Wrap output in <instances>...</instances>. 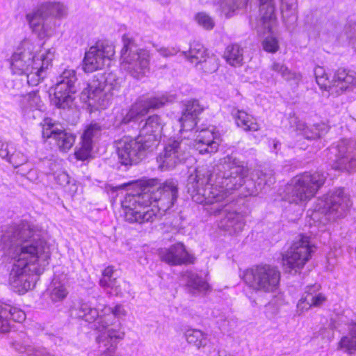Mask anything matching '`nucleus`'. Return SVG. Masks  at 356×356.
<instances>
[{
	"label": "nucleus",
	"instance_id": "29",
	"mask_svg": "<svg viewBox=\"0 0 356 356\" xmlns=\"http://www.w3.org/2000/svg\"><path fill=\"white\" fill-rule=\"evenodd\" d=\"M261 20L264 26V31L259 32H270L275 23V4L273 0H259Z\"/></svg>",
	"mask_w": 356,
	"mask_h": 356
},
{
	"label": "nucleus",
	"instance_id": "9",
	"mask_svg": "<svg viewBox=\"0 0 356 356\" xmlns=\"http://www.w3.org/2000/svg\"><path fill=\"white\" fill-rule=\"evenodd\" d=\"M154 137L149 139L138 135L136 138L124 137L118 145V154L122 165H128L138 163L145 156L146 152L153 151L156 148Z\"/></svg>",
	"mask_w": 356,
	"mask_h": 356
},
{
	"label": "nucleus",
	"instance_id": "16",
	"mask_svg": "<svg viewBox=\"0 0 356 356\" xmlns=\"http://www.w3.org/2000/svg\"><path fill=\"white\" fill-rule=\"evenodd\" d=\"M334 150L336 159L333 168L349 172H356V141L341 140Z\"/></svg>",
	"mask_w": 356,
	"mask_h": 356
},
{
	"label": "nucleus",
	"instance_id": "56",
	"mask_svg": "<svg viewBox=\"0 0 356 356\" xmlns=\"http://www.w3.org/2000/svg\"><path fill=\"white\" fill-rule=\"evenodd\" d=\"M115 275V270L113 269V267L112 266H108L106 268L103 273H102V277L99 280V284H105L106 282V280L110 277H113Z\"/></svg>",
	"mask_w": 356,
	"mask_h": 356
},
{
	"label": "nucleus",
	"instance_id": "58",
	"mask_svg": "<svg viewBox=\"0 0 356 356\" xmlns=\"http://www.w3.org/2000/svg\"><path fill=\"white\" fill-rule=\"evenodd\" d=\"M261 176L262 177H260L259 179L264 181L265 184L270 186L275 183V177L270 172L268 174L264 173L261 175Z\"/></svg>",
	"mask_w": 356,
	"mask_h": 356
},
{
	"label": "nucleus",
	"instance_id": "44",
	"mask_svg": "<svg viewBox=\"0 0 356 356\" xmlns=\"http://www.w3.org/2000/svg\"><path fill=\"white\" fill-rule=\"evenodd\" d=\"M22 104L27 108L42 110L44 104L38 92H29L22 97Z\"/></svg>",
	"mask_w": 356,
	"mask_h": 356
},
{
	"label": "nucleus",
	"instance_id": "57",
	"mask_svg": "<svg viewBox=\"0 0 356 356\" xmlns=\"http://www.w3.org/2000/svg\"><path fill=\"white\" fill-rule=\"evenodd\" d=\"M17 173L21 175L22 176H26L28 174H30L32 171V166L31 164L28 163V162L17 168Z\"/></svg>",
	"mask_w": 356,
	"mask_h": 356
},
{
	"label": "nucleus",
	"instance_id": "38",
	"mask_svg": "<svg viewBox=\"0 0 356 356\" xmlns=\"http://www.w3.org/2000/svg\"><path fill=\"white\" fill-rule=\"evenodd\" d=\"M184 335L187 342L197 349L203 348L207 344V334L200 330H188L185 332Z\"/></svg>",
	"mask_w": 356,
	"mask_h": 356
},
{
	"label": "nucleus",
	"instance_id": "4",
	"mask_svg": "<svg viewBox=\"0 0 356 356\" xmlns=\"http://www.w3.org/2000/svg\"><path fill=\"white\" fill-rule=\"evenodd\" d=\"M127 315V311L121 305L114 307L105 306L102 309L100 318L95 324V330L100 334L97 337V341L108 346L111 343H116V340H122L125 336L121 323L116 318H122Z\"/></svg>",
	"mask_w": 356,
	"mask_h": 356
},
{
	"label": "nucleus",
	"instance_id": "24",
	"mask_svg": "<svg viewBox=\"0 0 356 356\" xmlns=\"http://www.w3.org/2000/svg\"><path fill=\"white\" fill-rule=\"evenodd\" d=\"M180 276L188 291L192 295L205 294L211 291V286L205 279L195 272L183 271Z\"/></svg>",
	"mask_w": 356,
	"mask_h": 356
},
{
	"label": "nucleus",
	"instance_id": "43",
	"mask_svg": "<svg viewBox=\"0 0 356 356\" xmlns=\"http://www.w3.org/2000/svg\"><path fill=\"white\" fill-rule=\"evenodd\" d=\"M35 26H30L32 31L36 33L39 37L44 38L52 35L55 27L54 22L51 20L35 19Z\"/></svg>",
	"mask_w": 356,
	"mask_h": 356
},
{
	"label": "nucleus",
	"instance_id": "55",
	"mask_svg": "<svg viewBox=\"0 0 356 356\" xmlns=\"http://www.w3.org/2000/svg\"><path fill=\"white\" fill-rule=\"evenodd\" d=\"M106 348L102 352L99 356H115L117 349L116 343H111L108 346H104Z\"/></svg>",
	"mask_w": 356,
	"mask_h": 356
},
{
	"label": "nucleus",
	"instance_id": "46",
	"mask_svg": "<svg viewBox=\"0 0 356 356\" xmlns=\"http://www.w3.org/2000/svg\"><path fill=\"white\" fill-rule=\"evenodd\" d=\"M174 98L172 96L162 95L144 99L148 109H156L164 106L165 103L172 102Z\"/></svg>",
	"mask_w": 356,
	"mask_h": 356
},
{
	"label": "nucleus",
	"instance_id": "2",
	"mask_svg": "<svg viewBox=\"0 0 356 356\" xmlns=\"http://www.w3.org/2000/svg\"><path fill=\"white\" fill-rule=\"evenodd\" d=\"M249 174L247 164L233 155L221 158L212 172L208 165L197 168L188 177L187 191L194 202L211 204L225 200L229 191L241 187Z\"/></svg>",
	"mask_w": 356,
	"mask_h": 356
},
{
	"label": "nucleus",
	"instance_id": "41",
	"mask_svg": "<svg viewBox=\"0 0 356 356\" xmlns=\"http://www.w3.org/2000/svg\"><path fill=\"white\" fill-rule=\"evenodd\" d=\"M76 316L77 318H81L87 322H94L98 317L100 318L101 314L98 312V309L92 308L88 303L81 302L76 308Z\"/></svg>",
	"mask_w": 356,
	"mask_h": 356
},
{
	"label": "nucleus",
	"instance_id": "1",
	"mask_svg": "<svg viewBox=\"0 0 356 356\" xmlns=\"http://www.w3.org/2000/svg\"><path fill=\"white\" fill-rule=\"evenodd\" d=\"M34 228L23 221L8 227L1 236V242L14 259L9 283L16 291L23 294L34 287L37 277L42 274L50 259L49 247L42 240L31 241Z\"/></svg>",
	"mask_w": 356,
	"mask_h": 356
},
{
	"label": "nucleus",
	"instance_id": "18",
	"mask_svg": "<svg viewBox=\"0 0 356 356\" xmlns=\"http://www.w3.org/2000/svg\"><path fill=\"white\" fill-rule=\"evenodd\" d=\"M217 212L220 216L217 222L218 227L229 234H238L241 232L245 225L243 216L234 210H231L226 203L222 208H217Z\"/></svg>",
	"mask_w": 356,
	"mask_h": 356
},
{
	"label": "nucleus",
	"instance_id": "12",
	"mask_svg": "<svg viewBox=\"0 0 356 356\" xmlns=\"http://www.w3.org/2000/svg\"><path fill=\"white\" fill-rule=\"evenodd\" d=\"M189 149L188 139H169L156 158L159 168L162 171L174 169L187 159Z\"/></svg>",
	"mask_w": 356,
	"mask_h": 356
},
{
	"label": "nucleus",
	"instance_id": "25",
	"mask_svg": "<svg viewBox=\"0 0 356 356\" xmlns=\"http://www.w3.org/2000/svg\"><path fill=\"white\" fill-rule=\"evenodd\" d=\"M26 314L22 309L9 304L0 302V332H7L10 330V320L22 323Z\"/></svg>",
	"mask_w": 356,
	"mask_h": 356
},
{
	"label": "nucleus",
	"instance_id": "3",
	"mask_svg": "<svg viewBox=\"0 0 356 356\" xmlns=\"http://www.w3.org/2000/svg\"><path fill=\"white\" fill-rule=\"evenodd\" d=\"M177 181L169 179L146 181L140 193L128 194L122 202L125 220L139 224L153 222L169 210L177 200Z\"/></svg>",
	"mask_w": 356,
	"mask_h": 356
},
{
	"label": "nucleus",
	"instance_id": "32",
	"mask_svg": "<svg viewBox=\"0 0 356 356\" xmlns=\"http://www.w3.org/2000/svg\"><path fill=\"white\" fill-rule=\"evenodd\" d=\"M51 2L47 1L38 5L32 12L26 15L29 26H35V19L47 20L51 17Z\"/></svg>",
	"mask_w": 356,
	"mask_h": 356
},
{
	"label": "nucleus",
	"instance_id": "27",
	"mask_svg": "<svg viewBox=\"0 0 356 356\" xmlns=\"http://www.w3.org/2000/svg\"><path fill=\"white\" fill-rule=\"evenodd\" d=\"M165 122L162 118L158 115L149 116L140 128L139 135L142 138L149 139L154 137L156 147L159 145L161 132L164 127Z\"/></svg>",
	"mask_w": 356,
	"mask_h": 356
},
{
	"label": "nucleus",
	"instance_id": "19",
	"mask_svg": "<svg viewBox=\"0 0 356 356\" xmlns=\"http://www.w3.org/2000/svg\"><path fill=\"white\" fill-rule=\"evenodd\" d=\"M161 260L172 266L193 264L195 257L189 253L182 243H177L159 252Z\"/></svg>",
	"mask_w": 356,
	"mask_h": 356
},
{
	"label": "nucleus",
	"instance_id": "30",
	"mask_svg": "<svg viewBox=\"0 0 356 356\" xmlns=\"http://www.w3.org/2000/svg\"><path fill=\"white\" fill-rule=\"evenodd\" d=\"M232 115L237 127L244 131H257L260 129L257 120L243 110L233 108Z\"/></svg>",
	"mask_w": 356,
	"mask_h": 356
},
{
	"label": "nucleus",
	"instance_id": "26",
	"mask_svg": "<svg viewBox=\"0 0 356 356\" xmlns=\"http://www.w3.org/2000/svg\"><path fill=\"white\" fill-rule=\"evenodd\" d=\"M100 132L99 124H92L87 127L81 137V145L75 152L77 159L83 161L88 158L92 149L93 139L97 138Z\"/></svg>",
	"mask_w": 356,
	"mask_h": 356
},
{
	"label": "nucleus",
	"instance_id": "52",
	"mask_svg": "<svg viewBox=\"0 0 356 356\" xmlns=\"http://www.w3.org/2000/svg\"><path fill=\"white\" fill-rule=\"evenodd\" d=\"M129 287V285L127 282L120 280L118 283L111 288V290L115 296H123L125 293L128 292L127 289Z\"/></svg>",
	"mask_w": 356,
	"mask_h": 356
},
{
	"label": "nucleus",
	"instance_id": "37",
	"mask_svg": "<svg viewBox=\"0 0 356 356\" xmlns=\"http://www.w3.org/2000/svg\"><path fill=\"white\" fill-rule=\"evenodd\" d=\"M225 58L229 65L234 67L240 66L243 60V49L238 44H230L226 49Z\"/></svg>",
	"mask_w": 356,
	"mask_h": 356
},
{
	"label": "nucleus",
	"instance_id": "47",
	"mask_svg": "<svg viewBox=\"0 0 356 356\" xmlns=\"http://www.w3.org/2000/svg\"><path fill=\"white\" fill-rule=\"evenodd\" d=\"M314 74L317 84L319 86L321 90H327V88L330 86V79L327 74L325 73V70L323 67L317 66L314 69Z\"/></svg>",
	"mask_w": 356,
	"mask_h": 356
},
{
	"label": "nucleus",
	"instance_id": "36",
	"mask_svg": "<svg viewBox=\"0 0 356 356\" xmlns=\"http://www.w3.org/2000/svg\"><path fill=\"white\" fill-rule=\"evenodd\" d=\"M182 54L186 59L191 63H195V66L198 67V64L207 55V50L204 46L198 42H194L191 45L188 51H183Z\"/></svg>",
	"mask_w": 356,
	"mask_h": 356
},
{
	"label": "nucleus",
	"instance_id": "48",
	"mask_svg": "<svg viewBox=\"0 0 356 356\" xmlns=\"http://www.w3.org/2000/svg\"><path fill=\"white\" fill-rule=\"evenodd\" d=\"M8 161L13 166L17 169L28 162L27 156L21 152H15L10 156H8Z\"/></svg>",
	"mask_w": 356,
	"mask_h": 356
},
{
	"label": "nucleus",
	"instance_id": "40",
	"mask_svg": "<svg viewBox=\"0 0 356 356\" xmlns=\"http://www.w3.org/2000/svg\"><path fill=\"white\" fill-rule=\"evenodd\" d=\"M69 291L66 285L60 282L54 280L49 289V296L51 302H57L63 301L66 298Z\"/></svg>",
	"mask_w": 356,
	"mask_h": 356
},
{
	"label": "nucleus",
	"instance_id": "22",
	"mask_svg": "<svg viewBox=\"0 0 356 356\" xmlns=\"http://www.w3.org/2000/svg\"><path fill=\"white\" fill-rule=\"evenodd\" d=\"M356 85V78L346 70L339 69L331 81L327 88V92L332 95H339L342 92L350 90Z\"/></svg>",
	"mask_w": 356,
	"mask_h": 356
},
{
	"label": "nucleus",
	"instance_id": "15",
	"mask_svg": "<svg viewBox=\"0 0 356 356\" xmlns=\"http://www.w3.org/2000/svg\"><path fill=\"white\" fill-rule=\"evenodd\" d=\"M40 124L43 138L52 139L61 152H66L74 145L76 136L63 129L61 126L52 119L45 118Z\"/></svg>",
	"mask_w": 356,
	"mask_h": 356
},
{
	"label": "nucleus",
	"instance_id": "45",
	"mask_svg": "<svg viewBox=\"0 0 356 356\" xmlns=\"http://www.w3.org/2000/svg\"><path fill=\"white\" fill-rule=\"evenodd\" d=\"M218 66L219 60L215 55H207V56L200 61L197 67L202 70L204 73L211 74L218 70Z\"/></svg>",
	"mask_w": 356,
	"mask_h": 356
},
{
	"label": "nucleus",
	"instance_id": "7",
	"mask_svg": "<svg viewBox=\"0 0 356 356\" xmlns=\"http://www.w3.org/2000/svg\"><path fill=\"white\" fill-rule=\"evenodd\" d=\"M281 274L277 268L261 264L254 266L244 273L245 284L253 291L261 293H273L280 284Z\"/></svg>",
	"mask_w": 356,
	"mask_h": 356
},
{
	"label": "nucleus",
	"instance_id": "23",
	"mask_svg": "<svg viewBox=\"0 0 356 356\" xmlns=\"http://www.w3.org/2000/svg\"><path fill=\"white\" fill-rule=\"evenodd\" d=\"M204 108L198 100L192 99L185 104V108L182 111V115L179 120L181 124V130H193L198 121L199 115L203 111Z\"/></svg>",
	"mask_w": 356,
	"mask_h": 356
},
{
	"label": "nucleus",
	"instance_id": "39",
	"mask_svg": "<svg viewBox=\"0 0 356 356\" xmlns=\"http://www.w3.org/2000/svg\"><path fill=\"white\" fill-rule=\"evenodd\" d=\"M282 8V17L289 25H293L297 20V1L281 0Z\"/></svg>",
	"mask_w": 356,
	"mask_h": 356
},
{
	"label": "nucleus",
	"instance_id": "11",
	"mask_svg": "<svg viewBox=\"0 0 356 356\" xmlns=\"http://www.w3.org/2000/svg\"><path fill=\"white\" fill-rule=\"evenodd\" d=\"M351 206L352 202L349 196L343 189L338 188L319 199L315 211L316 213L324 214L328 221H334L344 216Z\"/></svg>",
	"mask_w": 356,
	"mask_h": 356
},
{
	"label": "nucleus",
	"instance_id": "33",
	"mask_svg": "<svg viewBox=\"0 0 356 356\" xmlns=\"http://www.w3.org/2000/svg\"><path fill=\"white\" fill-rule=\"evenodd\" d=\"M245 4L243 0H218L216 3L218 10L227 18L236 15Z\"/></svg>",
	"mask_w": 356,
	"mask_h": 356
},
{
	"label": "nucleus",
	"instance_id": "61",
	"mask_svg": "<svg viewBox=\"0 0 356 356\" xmlns=\"http://www.w3.org/2000/svg\"><path fill=\"white\" fill-rule=\"evenodd\" d=\"M348 35L351 38H356V22L350 25Z\"/></svg>",
	"mask_w": 356,
	"mask_h": 356
},
{
	"label": "nucleus",
	"instance_id": "49",
	"mask_svg": "<svg viewBox=\"0 0 356 356\" xmlns=\"http://www.w3.org/2000/svg\"><path fill=\"white\" fill-rule=\"evenodd\" d=\"M197 23L206 29H212L214 26L213 19L205 13H199L195 16Z\"/></svg>",
	"mask_w": 356,
	"mask_h": 356
},
{
	"label": "nucleus",
	"instance_id": "31",
	"mask_svg": "<svg viewBox=\"0 0 356 356\" xmlns=\"http://www.w3.org/2000/svg\"><path fill=\"white\" fill-rule=\"evenodd\" d=\"M296 131L307 140H314L321 137L326 132L324 124H314L308 126L305 123L299 122L297 124Z\"/></svg>",
	"mask_w": 356,
	"mask_h": 356
},
{
	"label": "nucleus",
	"instance_id": "17",
	"mask_svg": "<svg viewBox=\"0 0 356 356\" xmlns=\"http://www.w3.org/2000/svg\"><path fill=\"white\" fill-rule=\"evenodd\" d=\"M35 47L28 40L23 41L10 59V67L14 74L28 72L37 60L34 56Z\"/></svg>",
	"mask_w": 356,
	"mask_h": 356
},
{
	"label": "nucleus",
	"instance_id": "50",
	"mask_svg": "<svg viewBox=\"0 0 356 356\" xmlns=\"http://www.w3.org/2000/svg\"><path fill=\"white\" fill-rule=\"evenodd\" d=\"M262 47L268 53H275L279 49L278 41L274 37H267L263 40Z\"/></svg>",
	"mask_w": 356,
	"mask_h": 356
},
{
	"label": "nucleus",
	"instance_id": "51",
	"mask_svg": "<svg viewBox=\"0 0 356 356\" xmlns=\"http://www.w3.org/2000/svg\"><path fill=\"white\" fill-rule=\"evenodd\" d=\"M67 13L66 8L63 4L58 2H51V15L52 17H62Z\"/></svg>",
	"mask_w": 356,
	"mask_h": 356
},
{
	"label": "nucleus",
	"instance_id": "35",
	"mask_svg": "<svg viewBox=\"0 0 356 356\" xmlns=\"http://www.w3.org/2000/svg\"><path fill=\"white\" fill-rule=\"evenodd\" d=\"M149 111L148 107L144 99L137 100L129 108L126 115L122 118V124H128L131 121L139 119Z\"/></svg>",
	"mask_w": 356,
	"mask_h": 356
},
{
	"label": "nucleus",
	"instance_id": "14",
	"mask_svg": "<svg viewBox=\"0 0 356 356\" xmlns=\"http://www.w3.org/2000/svg\"><path fill=\"white\" fill-rule=\"evenodd\" d=\"M115 54L113 45L98 42L95 45L90 47L85 54L83 70L86 73H92L102 70L108 65L112 57Z\"/></svg>",
	"mask_w": 356,
	"mask_h": 356
},
{
	"label": "nucleus",
	"instance_id": "20",
	"mask_svg": "<svg viewBox=\"0 0 356 356\" xmlns=\"http://www.w3.org/2000/svg\"><path fill=\"white\" fill-rule=\"evenodd\" d=\"M54 49H49L38 58L30 70L24 72L26 74V81L29 86H37L46 76V70L51 66L54 58Z\"/></svg>",
	"mask_w": 356,
	"mask_h": 356
},
{
	"label": "nucleus",
	"instance_id": "8",
	"mask_svg": "<svg viewBox=\"0 0 356 356\" xmlns=\"http://www.w3.org/2000/svg\"><path fill=\"white\" fill-rule=\"evenodd\" d=\"M108 79L102 74L95 75L81 92V100L90 106L105 109L113 95V91L120 87L118 83H108Z\"/></svg>",
	"mask_w": 356,
	"mask_h": 356
},
{
	"label": "nucleus",
	"instance_id": "21",
	"mask_svg": "<svg viewBox=\"0 0 356 356\" xmlns=\"http://www.w3.org/2000/svg\"><path fill=\"white\" fill-rule=\"evenodd\" d=\"M321 289V285L318 284L307 286L304 295L297 304L298 311L304 312L312 307H321L327 301V297L320 291Z\"/></svg>",
	"mask_w": 356,
	"mask_h": 356
},
{
	"label": "nucleus",
	"instance_id": "42",
	"mask_svg": "<svg viewBox=\"0 0 356 356\" xmlns=\"http://www.w3.org/2000/svg\"><path fill=\"white\" fill-rule=\"evenodd\" d=\"M350 336L341 338L339 343V348L349 353L356 352V322H353L350 325Z\"/></svg>",
	"mask_w": 356,
	"mask_h": 356
},
{
	"label": "nucleus",
	"instance_id": "60",
	"mask_svg": "<svg viewBox=\"0 0 356 356\" xmlns=\"http://www.w3.org/2000/svg\"><path fill=\"white\" fill-rule=\"evenodd\" d=\"M120 280H118L115 277H110L105 284H99L101 286L104 288H112L115 284L118 283V281Z\"/></svg>",
	"mask_w": 356,
	"mask_h": 356
},
{
	"label": "nucleus",
	"instance_id": "34",
	"mask_svg": "<svg viewBox=\"0 0 356 356\" xmlns=\"http://www.w3.org/2000/svg\"><path fill=\"white\" fill-rule=\"evenodd\" d=\"M270 70L280 74L287 81H293L298 83L302 78L300 73L291 71L284 63L273 61L270 66Z\"/></svg>",
	"mask_w": 356,
	"mask_h": 356
},
{
	"label": "nucleus",
	"instance_id": "62",
	"mask_svg": "<svg viewBox=\"0 0 356 356\" xmlns=\"http://www.w3.org/2000/svg\"><path fill=\"white\" fill-rule=\"evenodd\" d=\"M277 145H278V142L277 141H275L274 144H273L274 148L276 149Z\"/></svg>",
	"mask_w": 356,
	"mask_h": 356
},
{
	"label": "nucleus",
	"instance_id": "53",
	"mask_svg": "<svg viewBox=\"0 0 356 356\" xmlns=\"http://www.w3.org/2000/svg\"><path fill=\"white\" fill-rule=\"evenodd\" d=\"M156 51L162 56L167 58L175 56L179 51V49L177 47H161L159 49H156Z\"/></svg>",
	"mask_w": 356,
	"mask_h": 356
},
{
	"label": "nucleus",
	"instance_id": "54",
	"mask_svg": "<svg viewBox=\"0 0 356 356\" xmlns=\"http://www.w3.org/2000/svg\"><path fill=\"white\" fill-rule=\"evenodd\" d=\"M55 179L58 184L65 186L70 184V177L65 172H59L56 174Z\"/></svg>",
	"mask_w": 356,
	"mask_h": 356
},
{
	"label": "nucleus",
	"instance_id": "10",
	"mask_svg": "<svg viewBox=\"0 0 356 356\" xmlns=\"http://www.w3.org/2000/svg\"><path fill=\"white\" fill-rule=\"evenodd\" d=\"M312 252L309 238L302 234L298 236L290 248L283 255L284 270L289 273L299 272L311 259Z\"/></svg>",
	"mask_w": 356,
	"mask_h": 356
},
{
	"label": "nucleus",
	"instance_id": "13",
	"mask_svg": "<svg viewBox=\"0 0 356 356\" xmlns=\"http://www.w3.org/2000/svg\"><path fill=\"white\" fill-rule=\"evenodd\" d=\"M76 72L74 69L66 68L59 75L54 86V97L51 102L58 108H68L73 101L72 94L76 92Z\"/></svg>",
	"mask_w": 356,
	"mask_h": 356
},
{
	"label": "nucleus",
	"instance_id": "6",
	"mask_svg": "<svg viewBox=\"0 0 356 356\" xmlns=\"http://www.w3.org/2000/svg\"><path fill=\"white\" fill-rule=\"evenodd\" d=\"M122 40L124 46L121 50V66L131 76L140 79L149 69V52L138 49L127 35H123Z\"/></svg>",
	"mask_w": 356,
	"mask_h": 356
},
{
	"label": "nucleus",
	"instance_id": "5",
	"mask_svg": "<svg viewBox=\"0 0 356 356\" xmlns=\"http://www.w3.org/2000/svg\"><path fill=\"white\" fill-rule=\"evenodd\" d=\"M325 176L320 172H304L294 177L286 187V200L298 204L311 200L324 184Z\"/></svg>",
	"mask_w": 356,
	"mask_h": 356
},
{
	"label": "nucleus",
	"instance_id": "28",
	"mask_svg": "<svg viewBox=\"0 0 356 356\" xmlns=\"http://www.w3.org/2000/svg\"><path fill=\"white\" fill-rule=\"evenodd\" d=\"M194 146L200 154L216 152L219 146L218 138L213 131L202 129L195 140Z\"/></svg>",
	"mask_w": 356,
	"mask_h": 356
},
{
	"label": "nucleus",
	"instance_id": "59",
	"mask_svg": "<svg viewBox=\"0 0 356 356\" xmlns=\"http://www.w3.org/2000/svg\"><path fill=\"white\" fill-rule=\"evenodd\" d=\"M9 156V151L8 149V145L4 143L0 139V156L3 159L8 158Z\"/></svg>",
	"mask_w": 356,
	"mask_h": 356
}]
</instances>
